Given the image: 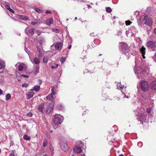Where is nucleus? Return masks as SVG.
<instances>
[{"label": "nucleus", "instance_id": "obj_1", "mask_svg": "<svg viewBox=\"0 0 156 156\" xmlns=\"http://www.w3.org/2000/svg\"><path fill=\"white\" fill-rule=\"evenodd\" d=\"M62 117L58 114L54 115L52 124L54 129L56 128L58 125L61 124L62 122Z\"/></svg>", "mask_w": 156, "mask_h": 156}, {"label": "nucleus", "instance_id": "obj_2", "mask_svg": "<svg viewBox=\"0 0 156 156\" xmlns=\"http://www.w3.org/2000/svg\"><path fill=\"white\" fill-rule=\"evenodd\" d=\"M122 50L124 54L126 56L127 58H128L132 54L129 52V50L128 48V45L127 43L123 42L122 45Z\"/></svg>", "mask_w": 156, "mask_h": 156}, {"label": "nucleus", "instance_id": "obj_3", "mask_svg": "<svg viewBox=\"0 0 156 156\" xmlns=\"http://www.w3.org/2000/svg\"><path fill=\"white\" fill-rule=\"evenodd\" d=\"M134 71L135 74L137 75V78L139 79L144 77L146 72L143 69L140 68H138L136 69L134 68Z\"/></svg>", "mask_w": 156, "mask_h": 156}, {"label": "nucleus", "instance_id": "obj_4", "mask_svg": "<svg viewBox=\"0 0 156 156\" xmlns=\"http://www.w3.org/2000/svg\"><path fill=\"white\" fill-rule=\"evenodd\" d=\"M83 145V142L81 141L78 142L76 145L75 146L74 148L73 151L75 153L79 154L82 151V148H81Z\"/></svg>", "mask_w": 156, "mask_h": 156}, {"label": "nucleus", "instance_id": "obj_5", "mask_svg": "<svg viewBox=\"0 0 156 156\" xmlns=\"http://www.w3.org/2000/svg\"><path fill=\"white\" fill-rule=\"evenodd\" d=\"M147 46L149 49L152 51H154L156 49V43L154 41H148L147 43Z\"/></svg>", "mask_w": 156, "mask_h": 156}, {"label": "nucleus", "instance_id": "obj_6", "mask_svg": "<svg viewBox=\"0 0 156 156\" xmlns=\"http://www.w3.org/2000/svg\"><path fill=\"white\" fill-rule=\"evenodd\" d=\"M144 20L145 21L144 24L151 27L152 26V20L148 16L145 14L144 16Z\"/></svg>", "mask_w": 156, "mask_h": 156}, {"label": "nucleus", "instance_id": "obj_7", "mask_svg": "<svg viewBox=\"0 0 156 156\" xmlns=\"http://www.w3.org/2000/svg\"><path fill=\"white\" fill-rule=\"evenodd\" d=\"M140 85L142 90L144 91H146L148 90V86L147 81L144 80L142 81L141 82Z\"/></svg>", "mask_w": 156, "mask_h": 156}, {"label": "nucleus", "instance_id": "obj_8", "mask_svg": "<svg viewBox=\"0 0 156 156\" xmlns=\"http://www.w3.org/2000/svg\"><path fill=\"white\" fill-rule=\"evenodd\" d=\"M60 146L63 151H66L68 150L69 147L66 140L62 141L60 143Z\"/></svg>", "mask_w": 156, "mask_h": 156}, {"label": "nucleus", "instance_id": "obj_9", "mask_svg": "<svg viewBox=\"0 0 156 156\" xmlns=\"http://www.w3.org/2000/svg\"><path fill=\"white\" fill-rule=\"evenodd\" d=\"M30 60L32 63L36 65H38L40 62V60L37 57H35L34 58H32L31 57L29 56Z\"/></svg>", "mask_w": 156, "mask_h": 156}, {"label": "nucleus", "instance_id": "obj_10", "mask_svg": "<svg viewBox=\"0 0 156 156\" xmlns=\"http://www.w3.org/2000/svg\"><path fill=\"white\" fill-rule=\"evenodd\" d=\"M62 45L63 43L62 42H56L55 44V49L58 50H60Z\"/></svg>", "mask_w": 156, "mask_h": 156}, {"label": "nucleus", "instance_id": "obj_11", "mask_svg": "<svg viewBox=\"0 0 156 156\" xmlns=\"http://www.w3.org/2000/svg\"><path fill=\"white\" fill-rule=\"evenodd\" d=\"M145 51L146 48H144V46H142L140 49V51L141 52L142 55L143 56V58H145V57L144 56L146 53Z\"/></svg>", "mask_w": 156, "mask_h": 156}, {"label": "nucleus", "instance_id": "obj_12", "mask_svg": "<svg viewBox=\"0 0 156 156\" xmlns=\"http://www.w3.org/2000/svg\"><path fill=\"white\" fill-rule=\"evenodd\" d=\"M5 66V62L3 60H0V69L4 70Z\"/></svg>", "mask_w": 156, "mask_h": 156}, {"label": "nucleus", "instance_id": "obj_13", "mask_svg": "<svg viewBox=\"0 0 156 156\" xmlns=\"http://www.w3.org/2000/svg\"><path fill=\"white\" fill-rule=\"evenodd\" d=\"M150 87L153 90H156V81H153L150 84Z\"/></svg>", "mask_w": 156, "mask_h": 156}, {"label": "nucleus", "instance_id": "obj_14", "mask_svg": "<svg viewBox=\"0 0 156 156\" xmlns=\"http://www.w3.org/2000/svg\"><path fill=\"white\" fill-rule=\"evenodd\" d=\"M37 51L36 53V55L39 58L41 57L43 54V50L40 48H37Z\"/></svg>", "mask_w": 156, "mask_h": 156}, {"label": "nucleus", "instance_id": "obj_15", "mask_svg": "<svg viewBox=\"0 0 156 156\" xmlns=\"http://www.w3.org/2000/svg\"><path fill=\"white\" fill-rule=\"evenodd\" d=\"M139 117L140 121H143L146 119V116L144 113H141L139 115Z\"/></svg>", "mask_w": 156, "mask_h": 156}, {"label": "nucleus", "instance_id": "obj_16", "mask_svg": "<svg viewBox=\"0 0 156 156\" xmlns=\"http://www.w3.org/2000/svg\"><path fill=\"white\" fill-rule=\"evenodd\" d=\"M33 91V89H31L27 93V94L29 97V98H32L33 97L34 94Z\"/></svg>", "mask_w": 156, "mask_h": 156}, {"label": "nucleus", "instance_id": "obj_17", "mask_svg": "<svg viewBox=\"0 0 156 156\" xmlns=\"http://www.w3.org/2000/svg\"><path fill=\"white\" fill-rule=\"evenodd\" d=\"M44 105L43 104L39 105L37 108L38 111L43 113V109L44 108Z\"/></svg>", "mask_w": 156, "mask_h": 156}, {"label": "nucleus", "instance_id": "obj_18", "mask_svg": "<svg viewBox=\"0 0 156 156\" xmlns=\"http://www.w3.org/2000/svg\"><path fill=\"white\" fill-rule=\"evenodd\" d=\"M53 110V107L52 106L51 107L48 106L46 110V113L48 114H50L51 112Z\"/></svg>", "mask_w": 156, "mask_h": 156}, {"label": "nucleus", "instance_id": "obj_19", "mask_svg": "<svg viewBox=\"0 0 156 156\" xmlns=\"http://www.w3.org/2000/svg\"><path fill=\"white\" fill-rule=\"evenodd\" d=\"M46 22L48 25L52 24L53 23V19L52 18L47 19L46 20Z\"/></svg>", "mask_w": 156, "mask_h": 156}, {"label": "nucleus", "instance_id": "obj_20", "mask_svg": "<svg viewBox=\"0 0 156 156\" xmlns=\"http://www.w3.org/2000/svg\"><path fill=\"white\" fill-rule=\"evenodd\" d=\"M123 87L121 86L118 87L117 88L119 90H121V91L122 92V95L123 96V98H128V97L126 96L125 93L122 92V90L123 89Z\"/></svg>", "mask_w": 156, "mask_h": 156}, {"label": "nucleus", "instance_id": "obj_21", "mask_svg": "<svg viewBox=\"0 0 156 156\" xmlns=\"http://www.w3.org/2000/svg\"><path fill=\"white\" fill-rule=\"evenodd\" d=\"M131 32L133 34H136L137 32V30L134 26L130 28Z\"/></svg>", "mask_w": 156, "mask_h": 156}, {"label": "nucleus", "instance_id": "obj_22", "mask_svg": "<svg viewBox=\"0 0 156 156\" xmlns=\"http://www.w3.org/2000/svg\"><path fill=\"white\" fill-rule=\"evenodd\" d=\"M24 66V64L23 63L20 64L18 67V70L19 71H21L23 70Z\"/></svg>", "mask_w": 156, "mask_h": 156}, {"label": "nucleus", "instance_id": "obj_23", "mask_svg": "<svg viewBox=\"0 0 156 156\" xmlns=\"http://www.w3.org/2000/svg\"><path fill=\"white\" fill-rule=\"evenodd\" d=\"M19 19L22 20H28V17L25 15H20L19 16Z\"/></svg>", "mask_w": 156, "mask_h": 156}, {"label": "nucleus", "instance_id": "obj_24", "mask_svg": "<svg viewBox=\"0 0 156 156\" xmlns=\"http://www.w3.org/2000/svg\"><path fill=\"white\" fill-rule=\"evenodd\" d=\"M40 86L36 85L34 87L33 90L37 92L38 91L40 90Z\"/></svg>", "mask_w": 156, "mask_h": 156}, {"label": "nucleus", "instance_id": "obj_25", "mask_svg": "<svg viewBox=\"0 0 156 156\" xmlns=\"http://www.w3.org/2000/svg\"><path fill=\"white\" fill-rule=\"evenodd\" d=\"M152 110V109L151 108H148L147 109V112L148 114H149L150 115H152L153 113L152 112H151V110Z\"/></svg>", "mask_w": 156, "mask_h": 156}, {"label": "nucleus", "instance_id": "obj_26", "mask_svg": "<svg viewBox=\"0 0 156 156\" xmlns=\"http://www.w3.org/2000/svg\"><path fill=\"white\" fill-rule=\"evenodd\" d=\"M137 23L138 25L140 27H141L142 25V18H140L137 21Z\"/></svg>", "mask_w": 156, "mask_h": 156}, {"label": "nucleus", "instance_id": "obj_27", "mask_svg": "<svg viewBox=\"0 0 156 156\" xmlns=\"http://www.w3.org/2000/svg\"><path fill=\"white\" fill-rule=\"evenodd\" d=\"M23 138L24 140H29L30 139V137L27 134L24 135Z\"/></svg>", "mask_w": 156, "mask_h": 156}, {"label": "nucleus", "instance_id": "obj_28", "mask_svg": "<svg viewBox=\"0 0 156 156\" xmlns=\"http://www.w3.org/2000/svg\"><path fill=\"white\" fill-rule=\"evenodd\" d=\"M55 94V92L54 91L52 90V92L51 93V94L47 96L46 98H50L49 96L50 97H51L50 98H54L53 95H54Z\"/></svg>", "mask_w": 156, "mask_h": 156}, {"label": "nucleus", "instance_id": "obj_29", "mask_svg": "<svg viewBox=\"0 0 156 156\" xmlns=\"http://www.w3.org/2000/svg\"><path fill=\"white\" fill-rule=\"evenodd\" d=\"M34 33V30L33 28H31L29 30V33H30L32 35H33Z\"/></svg>", "mask_w": 156, "mask_h": 156}, {"label": "nucleus", "instance_id": "obj_30", "mask_svg": "<svg viewBox=\"0 0 156 156\" xmlns=\"http://www.w3.org/2000/svg\"><path fill=\"white\" fill-rule=\"evenodd\" d=\"M34 9L37 12L39 13H41L43 12L41 10L36 7Z\"/></svg>", "mask_w": 156, "mask_h": 156}, {"label": "nucleus", "instance_id": "obj_31", "mask_svg": "<svg viewBox=\"0 0 156 156\" xmlns=\"http://www.w3.org/2000/svg\"><path fill=\"white\" fill-rule=\"evenodd\" d=\"M58 66V64H55V63L54 64V65H53L52 66H51V68L52 69H56L57 68Z\"/></svg>", "mask_w": 156, "mask_h": 156}, {"label": "nucleus", "instance_id": "obj_32", "mask_svg": "<svg viewBox=\"0 0 156 156\" xmlns=\"http://www.w3.org/2000/svg\"><path fill=\"white\" fill-rule=\"evenodd\" d=\"M45 42V40L44 38H42L40 40L39 43L40 45H42V44Z\"/></svg>", "mask_w": 156, "mask_h": 156}, {"label": "nucleus", "instance_id": "obj_33", "mask_svg": "<svg viewBox=\"0 0 156 156\" xmlns=\"http://www.w3.org/2000/svg\"><path fill=\"white\" fill-rule=\"evenodd\" d=\"M47 144V141L46 140H44L43 143V147H45Z\"/></svg>", "mask_w": 156, "mask_h": 156}, {"label": "nucleus", "instance_id": "obj_34", "mask_svg": "<svg viewBox=\"0 0 156 156\" xmlns=\"http://www.w3.org/2000/svg\"><path fill=\"white\" fill-rule=\"evenodd\" d=\"M106 10L107 12L109 13L111 12L112 11V9L110 7H107L106 9Z\"/></svg>", "mask_w": 156, "mask_h": 156}, {"label": "nucleus", "instance_id": "obj_35", "mask_svg": "<svg viewBox=\"0 0 156 156\" xmlns=\"http://www.w3.org/2000/svg\"><path fill=\"white\" fill-rule=\"evenodd\" d=\"M29 29L28 27H27L25 30V33L27 35H29Z\"/></svg>", "mask_w": 156, "mask_h": 156}, {"label": "nucleus", "instance_id": "obj_36", "mask_svg": "<svg viewBox=\"0 0 156 156\" xmlns=\"http://www.w3.org/2000/svg\"><path fill=\"white\" fill-rule=\"evenodd\" d=\"M48 61V59L47 57H44L43 58V62L44 63H47Z\"/></svg>", "mask_w": 156, "mask_h": 156}, {"label": "nucleus", "instance_id": "obj_37", "mask_svg": "<svg viewBox=\"0 0 156 156\" xmlns=\"http://www.w3.org/2000/svg\"><path fill=\"white\" fill-rule=\"evenodd\" d=\"M125 23H126V25L128 26V25H129L131 23V22H130V21L128 20V21H125Z\"/></svg>", "mask_w": 156, "mask_h": 156}, {"label": "nucleus", "instance_id": "obj_38", "mask_svg": "<svg viewBox=\"0 0 156 156\" xmlns=\"http://www.w3.org/2000/svg\"><path fill=\"white\" fill-rule=\"evenodd\" d=\"M22 86L23 87H27L28 86V84L26 83H24L22 84Z\"/></svg>", "mask_w": 156, "mask_h": 156}, {"label": "nucleus", "instance_id": "obj_39", "mask_svg": "<svg viewBox=\"0 0 156 156\" xmlns=\"http://www.w3.org/2000/svg\"><path fill=\"white\" fill-rule=\"evenodd\" d=\"M66 60V58H62L60 59V62L61 63H63L64 62H65Z\"/></svg>", "mask_w": 156, "mask_h": 156}, {"label": "nucleus", "instance_id": "obj_40", "mask_svg": "<svg viewBox=\"0 0 156 156\" xmlns=\"http://www.w3.org/2000/svg\"><path fill=\"white\" fill-rule=\"evenodd\" d=\"M5 8L7 9H9V8H10V6L8 4H6L5 5Z\"/></svg>", "mask_w": 156, "mask_h": 156}, {"label": "nucleus", "instance_id": "obj_41", "mask_svg": "<svg viewBox=\"0 0 156 156\" xmlns=\"http://www.w3.org/2000/svg\"><path fill=\"white\" fill-rule=\"evenodd\" d=\"M39 71V67L38 66L35 67V71L36 72L38 73Z\"/></svg>", "mask_w": 156, "mask_h": 156}, {"label": "nucleus", "instance_id": "obj_42", "mask_svg": "<svg viewBox=\"0 0 156 156\" xmlns=\"http://www.w3.org/2000/svg\"><path fill=\"white\" fill-rule=\"evenodd\" d=\"M27 115L29 117H32L33 116V114L31 112H29L27 114Z\"/></svg>", "mask_w": 156, "mask_h": 156}, {"label": "nucleus", "instance_id": "obj_43", "mask_svg": "<svg viewBox=\"0 0 156 156\" xmlns=\"http://www.w3.org/2000/svg\"><path fill=\"white\" fill-rule=\"evenodd\" d=\"M25 51L28 54V55H29V56H30V55L29 54L30 51L28 50V49L27 48H25Z\"/></svg>", "mask_w": 156, "mask_h": 156}, {"label": "nucleus", "instance_id": "obj_44", "mask_svg": "<svg viewBox=\"0 0 156 156\" xmlns=\"http://www.w3.org/2000/svg\"><path fill=\"white\" fill-rule=\"evenodd\" d=\"M57 108L59 110H61L63 108V107L61 106H57Z\"/></svg>", "mask_w": 156, "mask_h": 156}, {"label": "nucleus", "instance_id": "obj_45", "mask_svg": "<svg viewBox=\"0 0 156 156\" xmlns=\"http://www.w3.org/2000/svg\"><path fill=\"white\" fill-rule=\"evenodd\" d=\"M37 24V22H36L33 21L31 23V24L32 25H34Z\"/></svg>", "mask_w": 156, "mask_h": 156}, {"label": "nucleus", "instance_id": "obj_46", "mask_svg": "<svg viewBox=\"0 0 156 156\" xmlns=\"http://www.w3.org/2000/svg\"><path fill=\"white\" fill-rule=\"evenodd\" d=\"M47 100L51 101H53L54 99V98H46Z\"/></svg>", "mask_w": 156, "mask_h": 156}, {"label": "nucleus", "instance_id": "obj_47", "mask_svg": "<svg viewBox=\"0 0 156 156\" xmlns=\"http://www.w3.org/2000/svg\"><path fill=\"white\" fill-rule=\"evenodd\" d=\"M8 10L11 12L13 13L14 12V10L12 9H11L10 8H9V9Z\"/></svg>", "mask_w": 156, "mask_h": 156}, {"label": "nucleus", "instance_id": "obj_48", "mask_svg": "<svg viewBox=\"0 0 156 156\" xmlns=\"http://www.w3.org/2000/svg\"><path fill=\"white\" fill-rule=\"evenodd\" d=\"M21 76L22 77H25V78H28L29 77L27 75H24V74H22L21 75Z\"/></svg>", "mask_w": 156, "mask_h": 156}, {"label": "nucleus", "instance_id": "obj_49", "mask_svg": "<svg viewBox=\"0 0 156 156\" xmlns=\"http://www.w3.org/2000/svg\"><path fill=\"white\" fill-rule=\"evenodd\" d=\"M36 32L39 35H40L41 34V32L40 31H39L38 30L36 31Z\"/></svg>", "mask_w": 156, "mask_h": 156}, {"label": "nucleus", "instance_id": "obj_50", "mask_svg": "<svg viewBox=\"0 0 156 156\" xmlns=\"http://www.w3.org/2000/svg\"><path fill=\"white\" fill-rule=\"evenodd\" d=\"M45 13L46 14L51 13V12L50 11L47 10V11H46Z\"/></svg>", "mask_w": 156, "mask_h": 156}, {"label": "nucleus", "instance_id": "obj_51", "mask_svg": "<svg viewBox=\"0 0 156 156\" xmlns=\"http://www.w3.org/2000/svg\"><path fill=\"white\" fill-rule=\"evenodd\" d=\"M6 98H11V95L10 94H8L6 95Z\"/></svg>", "mask_w": 156, "mask_h": 156}, {"label": "nucleus", "instance_id": "obj_52", "mask_svg": "<svg viewBox=\"0 0 156 156\" xmlns=\"http://www.w3.org/2000/svg\"><path fill=\"white\" fill-rule=\"evenodd\" d=\"M154 61L156 62V52L155 53L154 56L153 57Z\"/></svg>", "mask_w": 156, "mask_h": 156}, {"label": "nucleus", "instance_id": "obj_53", "mask_svg": "<svg viewBox=\"0 0 156 156\" xmlns=\"http://www.w3.org/2000/svg\"><path fill=\"white\" fill-rule=\"evenodd\" d=\"M10 146H12L13 144V143L12 141H11L10 142Z\"/></svg>", "mask_w": 156, "mask_h": 156}, {"label": "nucleus", "instance_id": "obj_54", "mask_svg": "<svg viewBox=\"0 0 156 156\" xmlns=\"http://www.w3.org/2000/svg\"><path fill=\"white\" fill-rule=\"evenodd\" d=\"M153 33L156 35V28H155L154 29Z\"/></svg>", "mask_w": 156, "mask_h": 156}, {"label": "nucleus", "instance_id": "obj_55", "mask_svg": "<svg viewBox=\"0 0 156 156\" xmlns=\"http://www.w3.org/2000/svg\"><path fill=\"white\" fill-rule=\"evenodd\" d=\"M94 33H91L90 34V35L91 36H94Z\"/></svg>", "mask_w": 156, "mask_h": 156}, {"label": "nucleus", "instance_id": "obj_56", "mask_svg": "<svg viewBox=\"0 0 156 156\" xmlns=\"http://www.w3.org/2000/svg\"><path fill=\"white\" fill-rule=\"evenodd\" d=\"M2 91L0 89V95L2 94Z\"/></svg>", "mask_w": 156, "mask_h": 156}, {"label": "nucleus", "instance_id": "obj_57", "mask_svg": "<svg viewBox=\"0 0 156 156\" xmlns=\"http://www.w3.org/2000/svg\"><path fill=\"white\" fill-rule=\"evenodd\" d=\"M9 156H15V155L13 154H10Z\"/></svg>", "mask_w": 156, "mask_h": 156}, {"label": "nucleus", "instance_id": "obj_58", "mask_svg": "<svg viewBox=\"0 0 156 156\" xmlns=\"http://www.w3.org/2000/svg\"><path fill=\"white\" fill-rule=\"evenodd\" d=\"M71 46H71V45H69L68 46V49H71Z\"/></svg>", "mask_w": 156, "mask_h": 156}, {"label": "nucleus", "instance_id": "obj_59", "mask_svg": "<svg viewBox=\"0 0 156 156\" xmlns=\"http://www.w3.org/2000/svg\"><path fill=\"white\" fill-rule=\"evenodd\" d=\"M87 5L89 8H90L91 7V6L89 5Z\"/></svg>", "mask_w": 156, "mask_h": 156}, {"label": "nucleus", "instance_id": "obj_60", "mask_svg": "<svg viewBox=\"0 0 156 156\" xmlns=\"http://www.w3.org/2000/svg\"><path fill=\"white\" fill-rule=\"evenodd\" d=\"M129 33V31H126V35H127Z\"/></svg>", "mask_w": 156, "mask_h": 156}, {"label": "nucleus", "instance_id": "obj_61", "mask_svg": "<svg viewBox=\"0 0 156 156\" xmlns=\"http://www.w3.org/2000/svg\"><path fill=\"white\" fill-rule=\"evenodd\" d=\"M43 156H48V155L47 154H45L43 155Z\"/></svg>", "mask_w": 156, "mask_h": 156}, {"label": "nucleus", "instance_id": "obj_62", "mask_svg": "<svg viewBox=\"0 0 156 156\" xmlns=\"http://www.w3.org/2000/svg\"><path fill=\"white\" fill-rule=\"evenodd\" d=\"M119 156H124V155L123 154H121Z\"/></svg>", "mask_w": 156, "mask_h": 156}, {"label": "nucleus", "instance_id": "obj_63", "mask_svg": "<svg viewBox=\"0 0 156 156\" xmlns=\"http://www.w3.org/2000/svg\"><path fill=\"white\" fill-rule=\"evenodd\" d=\"M9 98H6V100H7V101L8 100H9Z\"/></svg>", "mask_w": 156, "mask_h": 156}, {"label": "nucleus", "instance_id": "obj_64", "mask_svg": "<svg viewBox=\"0 0 156 156\" xmlns=\"http://www.w3.org/2000/svg\"><path fill=\"white\" fill-rule=\"evenodd\" d=\"M113 18L114 19H115V16H114L113 17Z\"/></svg>", "mask_w": 156, "mask_h": 156}]
</instances>
